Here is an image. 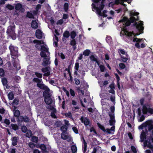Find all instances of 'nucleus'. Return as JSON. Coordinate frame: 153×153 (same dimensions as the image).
<instances>
[{
    "mask_svg": "<svg viewBox=\"0 0 153 153\" xmlns=\"http://www.w3.org/2000/svg\"><path fill=\"white\" fill-rule=\"evenodd\" d=\"M18 137H17L15 136L11 139L12 141V144L13 146H15L18 143Z\"/></svg>",
    "mask_w": 153,
    "mask_h": 153,
    "instance_id": "412c9836",
    "label": "nucleus"
},
{
    "mask_svg": "<svg viewBox=\"0 0 153 153\" xmlns=\"http://www.w3.org/2000/svg\"><path fill=\"white\" fill-rule=\"evenodd\" d=\"M146 132L143 131L140 135V141L141 142H144L145 139H146Z\"/></svg>",
    "mask_w": 153,
    "mask_h": 153,
    "instance_id": "a211bd4d",
    "label": "nucleus"
},
{
    "mask_svg": "<svg viewBox=\"0 0 153 153\" xmlns=\"http://www.w3.org/2000/svg\"><path fill=\"white\" fill-rule=\"evenodd\" d=\"M96 13L98 15L103 17H105L107 16V15L106 14L107 10H95Z\"/></svg>",
    "mask_w": 153,
    "mask_h": 153,
    "instance_id": "f8f14e48",
    "label": "nucleus"
},
{
    "mask_svg": "<svg viewBox=\"0 0 153 153\" xmlns=\"http://www.w3.org/2000/svg\"><path fill=\"white\" fill-rule=\"evenodd\" d=\"M99 67L100 68L101 71L102 72H103L104 71L105 68L104 65H100Z\"/></svg>",
    "mask_w": 153,
    "mask_h": 153,
    "instance_id": "bf43d9fd",
    "label": "nucleus"
},
{
    "mask_svg": "<svg viewBox=\"0 0 153 153\" xmlns=\"http://www.w3.org/2000/svg\"><path fill=\"white\" fill-rule=\"evenodd\" d=\"M6 7L8 9V10H14V6L9 4H7L6 6Z\"/></svg>",
    "mask_w": 153,
    "mask_h": 153,
    "instance_id": "603ef678",
    "label": "nucleus"
},
{
    "mask_svg": "<svg viewBox=\"0 0 153 153\" xmlns=\"http://www.w3.org/2000/svg\"><path fill=\"white\" fill-rule=\"evenodd\" d=\"M82 139L83 140V145H82V150L84 153L86 152L87 150V143L85 141L84 138L82 137Z\"/></svg>",
    "mask_w": 153,
    "mask_h": 153,
    "instance_id": "aec40b11",
    "label": "nucleus"
},
{
    "mask_svg": "<svg viewBox=\"0 0 153 153\" xmlns=\"http://www.w3.org/2000/svg\"><path fill=\"white\" fill-rule=\"evenodd\" d=\"M109 116L110 119L109 121V124L110 126H112L115 123V116H114V115H111Z\"/></svg>",
    "mask_w": 153,
    "mask_h": 153,
    "instance_id": "6ab92c4d",
    "label": "nucleus"
},
{
    "mask_svg": "<svg viewBox=\"0 0 153 153\" xmlns=\"http://www.w3.org/2000/svg\"><path fill=\"white\" fill-rule=\"evenodd\" d=\"M33 81L35 82H37V83H40L41 82V80L40 79L37 78H33Z\"/></svg>",
    "mask_w": 153,
    "mask_h": 153,
    "instance_id": "0e129e2a",
    "label": "nucleus"
},
{
    "mask_svg": "<svg viewBox=\"0 0 153 153\" xmlns=\"http://www.w3.org/2000/svg\"><path fill=\"white\" fill-rule=\"evenodd\" d=\"M49 91L47 93V94H44L43 95L44 97V101L47 105H50L53 102V100L51 97V94L49 93Z\"/></svg>",
    "mask_w": 153,
    "mask_h": 153,
    "instance_id": "39448f33",
    "label": "nucleus"
},
{
    "mask_svg": "<svg viewBox=\"0 0 153 153\" xmlns=\"http://www.w3.org/2000/svg\"><path fill=\"white\" fill-rule=\"evenodd\" d=\"M143 39L137 38H134L133 39V42H136L137 43L141 42Z\"/></svg>",
    "mask_w": 153,
    "mask_h": 153,
    "instance_id": "37998d69",
    "label": "nucleus"
},
{
    "mask_svg": "<svg viewBox=\"0 0 153 153\" xmlns=\"http://www.w3.org/2000/svg\"><path fill=\"white\" fill-rule=\"evenodd\" d=\"M41 50L44 51L46 52H48V48H46V47L43 45L41 46Z\"/></svg>",
    "mask_w": 153,
    "mask_h": 153,
    "instance_id": "5fc2aeb1",
    "label": "nucleus"
},
{
    "mask_svg": "<svg viewBox=\"0 0 153 153\" xmlns=\"http://www.w3.org/2000/svg\"><path fill=\"white\" fill-rule=\"evenodd\" d=\"M65 116L67 117H68L72 120L73 119L72 115V114L70 112L66 113L65 114Z\"/></svg>",
    "mask_w": 153,
    "mask_h": 153,
    "instance_id": "58836bf2",
    "label": "nucleus"
},
{
    "mask_svg": "<svg viewBox=\"0 0 153 153\" xmlns=\"http://www.w3.org/2000/svg\"><path fill=\"white\" fill-rule=\"evenodd\" d=\"M13 65L14 67L17 70H19L21 69V67L20 64H19V63L15 61H14L13 62Z\"/></svg>",
    "mask_w": 153,
    "mask_h": 153,
    "instance_id": "393cba45",
    "label": "nucleus"
},
{
    "mask_svg": "<svg viewBox=\"0 0 153 153\" xmlns=\"http://www.w3.org/2000/svg\"><path fill=\"white\" fill-rule=\"evenodd\" d=\"M22 131L24 133H25L27 131V127L25 126H23L22 127Z\"/></svg>",
    "mask_w": 153,
    "mask_h": 153,
    "instance_id": "09e8293b",
    "label": "nucleus"
},
{
    "mask_svg": "<svg viewBox=\"0 0 153 153\" xmlns=\"http://www.w3.org/2000/svg\"><path fill=\"white\" fill-rule=\"evenodd\" d=\"M90 59L92 61L95 62L98 65H99L100 63L98 60V59L97 56L91 55L90 56Z\"/></svg>",
    "mask_w": 153,
    "mask_h": 153,
    "instance_id": "f3484780",
    "label": "nucleus"
},
{
    "mask_svg": "<svg viewBox=\"0 0 153 153\" xmlns=\"http://www.w3.org/2000/svg\"><path fill=\"white\" fill-rule=\"evenodd\" d=\"M64 10H68L69 7V4L68 3L65 2L64 5Z\"/></svg>",
    "mask_w": 153,
    "mask_h": 153,
    "instance_id": "052dcab7",
    "label": "nucleus"
},
{
    "mask_svg": "<svg viewBox=\"0 0 153 153\" xmlns=\"http://www.w3.org/2000/svg\"><path fill=\"white\" fill-rule=\"evenodd\" d=\"M15 28L13 26H10V27L7 29V33L10 36H15V38H16V35H15Z\"/></svg>",
    "mask_w": 153,
    "mask_h": 153,
    "instance_id": "6e6552de",
    "label": "nucleus"
},
{
    "mask_svg": "<svg viewBox=\"0 0 153 153\" xmlns=\"http://www.w3.org/2000/svg\"><path fill=\"white\" fill-rule=\"evenodd\" d=\"M91 53L89 50L87 49L85 50L83 52V54L85 56H88Z\"/></svg>",
    "mask_w": 153,
    "mask_h": 153,
    "instance_id": "c9c22d12",
    "label": "nucleus"
},
{
    "mask_svg": "<svg viewBox=\"0 0 153 153\" xmlns=\"http://www.w3.org/2000/svg\"><path fill=\"white\" fill-rule=\"evenodd\" d=\"M37 86L40 89L45 90V91L43 92V95H44V94H47V93L50 91L49 88L44 84L40 83H37Z\"/></svg>",
    "mask_w": 153,
    "mask_h": 153,
    "instance_id": "423d86ee",
    "label": "nucleus"
},
{
    "mask_svg": "<svg viewBox=\"0 0 153 153\" xmlns=\"http://www.w3.org/2000/svg\"><path fill=\"white\" fill-rule=\"evenodd\" d=\"M70 36V33L68 31H66L63 34V36L66 38H68Z\"/></svg>",
    "mask_w": 153,
    "mask_h": 153,
    "instance_id": "e433bc0d",
    "label": "nucleus"
},
{
    "mask_svg": "<svg viewBox=\"0 0 153 153\" xmlns=\"http://www.w3.org/2000/svg\"><path fill=\"white\" fill-rule=\"evenodd\" d=\"M40 148L42 151L46 150L47 149L46 145L44 144H41Z\"/></svg>",
    "mask_w": 153,
    "mask_h": 153,
    "instance_id": "8fccbe9b",
    "label": "nucleus"
},
{
    "mask_svg": "<svg viewBox=\"0 0 153 153\" xmlns=\"http://www.w3.org/2000/svg\"><path fill=\"white\" fill-rule=\"evenodd\" d=\"M139 22L140 23H137V22H135L133 24V25L135 26L136 28L138 31H143L144 29L143 26V22L142 21H140Z\"/></svg>",
    "mask_w": 153,
    "mask_h": 153,
    "instance_id": "0eeeda50",
    "label": "nucleus"
},
{
    "mask_svg": "<svg viewBox=\"0 0 153 153\" xmlns=\"http://www.w3.org/2000/svg\"><path fill=\"white\" fill-rule=\"evenodd\" d=\"M2 82L3 84V85L5 86L7 84V81L6 78H3L2 79Z\"/></svg>",
    "mask_w": 153,
    "mask_h": 153,
    "instance_id": "c03bdc74",
    "label": "nucleus"
},
{
    "mask_svg": "<svg viewBox=\"0 0 153 153\" xmlns=\"http://www.w3.org/2000/svg\"><path fill=\"white\" fill-rule=\"evenodd\" d=\"M98 127H99L103 131L105 132L106 131V130L104 126L102 125H100L99 124H98Z\"/></svg>",
    "mask_w": 153,
    "mask_h": 153,
    "instance_id": "e2e57ef3",
    "label": "nucleus"
},
{
    "mask_svg": "<svg viewBox=\"0 0 153 153\" xmlns=\"http://www.w3.org/2000/svg\"><path fill=\"white\" fill-rule=\"evenodd\" d=\"M100 148V147L99 146L94 147L93 151L91 153H96L97 151Z\"/></svg>",
    "mask_w": 153,
    "mask_h": 153,
    "instance_id": "49530a36",
    "label": "nucleus"
},
{
    "mask_svg": "<svg viewBox=\"0 0 153 153\" xmlns=\"http://www.w3.org/2000/svg\"><path fill=\"white\" fill-rule=\"evenodd\" d=\"M67 134V132H62L61 134V138L64 140H67V141L68 142L71 141L72 138L70 136L66 135Z\"/></svg>",
    "mask_w": 153,
    "mask_h": 153,
    "instance_id": "9b49d317",
    "label": "nucleus"
},
{
    "mask_svg": "<svg viewBox=\"0 0 153 153\" xmlns=\"http://www.w3.org/2000/svg\"><path fill=\"white\" fill-rule=\"evenodd\" d=\"M104 3V2L101 1L99 6V8H97V9L96 10H103L105 6Z\"/></svg>",
    "mask_w": 153,
    "mask_h": 153,
    "instance_id": "f704fd0d",
    "label": "nucleus"
},
{
    "mask_svg": "<svg viewBox=\"0 0 153 153\" xmlns=\"http://www.w3.org/2000/svg\"><path fill=\"white\" fill-rule=\"evenodd\" d=\"M49 68H50L49 67L43 68H42V71L43 72L45 73L49 71Z\"/></svg>",
    "mask_w": 153,
    "mask_h": 153,
    "instance_id": "a18cd8bd",
    "label": "nucleus"
},
{
    "mask_svg": "<svg viewBox=\"0 0 153 153\" xmlns=\"http://www.w3.org/2000/svg\"><path fill=\"white\" fill-rule=\"evenodd\" d=\"M71 149L73 153H75L77 152V148L76 146L75 145H73L71 147Z\"/></svg>",
    "mask_w": 153,
    "mask_h": 153,
    "instance_id": "2f4dec72",
    "label": "nucleus"
},
{
    "mask_svg": "<svg viewBox=\"0 0 153 153\" xmlns=\"http://www.w3.org/2000/svg\"><path fill=\"white\" fill-rule=\"evenodd\" d=\"M111 38L110 36H108L106 38V42L108 44H110L111 43Z\"/></svg>",
    "mask_w": 153,
    "mask_h": 153,
    "instance_id": "a19ab883",
    "label": "nucleus"
},
{
    "mask_svg": "<svg viewBox=\"0 0 153 153\" xmlns=\"http://www.w3.org/2000/svg\"><path fill=\"white\" fill-rule=\"evenodd\" d=\"M32 134L31 130H28L27 131V132L26 134V137L28 138H30L32 137Z\"/></svg>",
    "mask_w": 153,
    "mask_h": 153,
    "instance_id": "72a5a7b5",
    "label": "nucleus"
},
{
    "mask_svg": "<svg viewBox=\"0 0 153 153\" xmlns=\"http://www.w3.org/2000/svg\"><path fill=\"white\" fill-rule=\"evenodd\" d=\"M121 59L122 61L124 62H126L128 60V56L127 54L126 53L125 55V56H124L123 55H121L120 56Z\"/></svg>",
    "mask_w": 153,
    "mask_h": 153,
    "instance_id": "b1692460",
    "label": "nucleus"
},
{
    "mask_svg": "<svg viewBox=\"0 0 153 153\" xmlns=\"http://www.w3.org/2000/svg\"><path fill=\"white\" fill-rule=\"evenodd\" d=\"M139 33H134L133 31L132 32H129L126 31L125 32V35L127 37L128 39H130L131 40H132L134 38V37L136 36H138L142 33H143V31H139Z\"/></svg>",
    "mask_w": 153,
    "mask_h": 153,
    "instance_id": "7ed1b4c3",
    "label": "nucleus"
},
{
    "mask_svg": "<svg viewBox=\"0 0 153 153\" xmlns=\"http://www.w3.org/2000/svg\"><path fill=\"white\" fill-rule=\"evenodd\" d=\"M131 148L132 151L134 153H136L137 152L136 149L134 146H131Z\"/></svg>",
    "mask_w": 153,
    "mask_h": 153,
    "instance_id": "774afa93",
    "label": "nucleus"
},
{
    "mask_svg": "<svg viewBox=\"0 0 153 153\" xmlns=\"http://www.w3.org/2000/svg\"><path fill=\"white\" fill-rule=\"evenodd\" d=\"M19 102V100L16 98L13 100V105H17L18 104Z\"/></svg>",
    "mask_w": 153,
    "mask_h": 153,
    "instance_id": "4d7b16f0",
    "label": "nucleus"
},
{
    "mask_svg": "<svg viewBox=\"0 0 153 153\" xmlns=\"http://www.w3.org/2000/svg\"><path fill=\"white\" fill-rule=\"evenodd\" d=\"M32 141L35 143H37L38 141V137L35 136H33L32 138Z\"/></svg>",
    "mask_w": 153,
    "mask_h": 153,
    "instance_id": "79ce46f5",
    "label": "nucleus"
},
{
    "mask_svg": "<svg viewBox=\"0 0 153 153\" xmlns=\"http://www.w3.org/2000/svg\"><path fill=\"white\" fill-rule=\"evenodd\" d=\"M30 119L29 117L27 116L24 117L23 121L25 123H28L29 122Z\"/></svg>",
    "mask_w": 153,
    "mask_h": 153,
    "instance_id": "680f3d73",
    "label": "nucleus"
},
{
    "mask_svg": "<svg viewBox=\"0 0 153 153\" xmlns=\"http://www.w3.org/2000/svg\"><path fill=\"white\" fill-rule=\"evenodd\" d=\"M15 10H24L22 8V4L20 3L14 4Z\"/></svg>",
    "mask_w": 153,
    "mask_h": 153,
    "instance_id": "5701e85b",
    "label": "nucleus"
},
{
    "mask_svg": "<svg viewBox=\"0 0 153 153\" xmlns=\"http://www.w3.org/2000/svg\"><path fill=\"white\" fill-rule=\"evenodd\" d=\"M35 75L36 77L39 78H41L42 77V74L37 72H36L35 73Z\"/></svg>",
    "mask_w": 153,
    "mask_h": 153,
    "instance_id": "864d4df0",
    "label": "nucleus"
},
{
    "mask_svg": "<svg viewBox=\"0 0 153 153\" xmlns=\"http://www.w3.org/2000/svg\"><path fill=\"white\" fill-rule=\"evenodd\" d=\"M121 4L120 0H115L114 1H113L109 3L108 6L112 8H114V6L116 5H118Z\"/></svg>",
    "mask_w": 153,
    "mask_h": 153,
    "instance_id": "4468645a",
    "label": "nucleus"
},
{
    "mask_svg": "<svg viewBox=\"0 0 153 153\" xmlns=\"http://www.w3.org/2000/svg\"><path fill=\"white\" fill-rule=\"evenodd\" d=\"M11 126L12 129L15 131H16L19 128L18 126L16 124H11Z\"/></svg>",
    "mask_w": 153,
    "mask_h": 153,
    "instance_id": "ea45409f",
    "label": "nucleus"
},
{
    "mask_svg": "<svg viewBox=\"0 0 153 153\" xmlns=\"http://www.w3.org/2000/svg\"><path fill=\"white\" fill-rule=\"evenodd\" d=\"M10 51V54L15 57H17L18 56V48L16 47H15L11 44L9 47Z\"/></svg>",
    "mask_w": 153,
    "mask_h": 153,
    "instance_id": "20e7f679",
    "label": "nucleus"
},
{
    "mask_svg": "<svg viewBox=\"0 0 153 153\" xmlns=\"http://www.w3.org/2000/svg\"><path fill=\"white\" fill-rule=\"evenodd\" d=\"M20 112L19 110L17 109L15 110L14 112V115L15 117H18L20 115Z\"/></svg>",
    "mask_w": 153,
    "mask_h": 153,
    "instance_id": "c85d7f7f",
    "label": "nucleus"
},
{
    "mask_svg": "<svg viewBox=\"0 0 153 153\" xmlns=\"http://www.w3.org/2000/svg\"><path fill=\"white\" fill-rule=\"evenodd\" d=\"M76 35L75 31H73L71 33V37L72 39H74Z\"/></svg>",
    "mask_w": 153,
    "mask_h": 153,
    "instance_id": "4c0bfd02",
    "label": "nucleus"
},
{
    "mask_svg": "<svg viewBox=\"0 0 153 153\" xmlns=\"http://www.w3.org/2000/svg\"><path fill=\"white\" fill-rule=\"evenodd\" d=\"M36 37L38 39H41L42 38V32L39 29H37L36 30L35 33Z\"/></svg>",
    "mask_w": 153,
    "mask_h": 153,
    "instance_id": "dca6fc26",
    "label": "nucleus"
},
{
    "mask_svg": "<svg viewBox=\"0 0 153 153\" xmlns=\"http://www.w3.org/2000/svg\"><path fill=\"white\" fill-rule=\"evenodd\" d=\"M118 52L120 56L123 55H126L127 52H126L123 49L120 48L118 50Z\"/></svg>",
    "mask_w": 153,
    "mask_h": 153,
    "instance_id": "bb28decb",
    "label": "nucleus"
},
{
    "mask_svg": "<svg viewBox=\"0 0 153 153\" xmlns=\"http://www.w3.org/2000/svg\"><path fill=\"white\" fill-rule=\"evenodd\" d=\"M144 126H147L148 130L149 131L153 129V122L152 120H148L145 123Z\"/></svg>",
    "mask_w": 153,
    "mask_h": 153,
    "instance_id": "1a4fd4ad",
    "label": "nucleus"
},
{
    "mask_svg": "<svg viewBox=\"0 0 153 153\" xmlns=\"http://www.w3.org/2000/svg\"><path fill=\"white\" fill-rule=\"evenodd\" d=\"M139 14V13L138 12H131L130 14L131 16L130 19L127 20L124 25H125V26H128L130 25L131 23H133L135 21H138L139 19L138 15Z\"/></svg>",
    "mask_w": 153,
    "mask_h": 153,
    "instance_id": "f03ea898",
    "label": "nucleus"
},
{
    "mask_svg": "<svg viewBox=\"0 0 153 153\" xmlns=\"http://www.w3.org/2000/svg\"><path fill=\"white\" fill-rule=\"evenodd\" d=\"M148 141H151L153 143V130H152L151 133L148 138Z\"/></svg>",
    "mask_w": 153,
    "mask_h": 153,
    "instance_id": "7c9ffc66",
    "label": "nucleus"
},
{
    "mask_svg": "<svg viewBox=\"0 0 153 153\" xmlns=\"http://www.w3.org/2000/svg\"><path fill=\"white\" fill-rule=\"evenodd\" d=\"M31 26L32 28L37 29L38 27V23L35 20H33L31 23Z\"/></svg>",
    "mask_w": 153,
    "mask_h": 153,
    "instance_id": "4be33fe9",
    "label": "nucleus"
},
{
    "mask_svg": "<svg viewBox=\"0 0 153 153\" xmlns=\"http://www.w3.org/2000/svg\"><path fill=\"white\" fill-rule=\"evenodd\" d=\"M119 66L121 69H124L126 68L125 65L123 63H120L119 64Z\"/></svg>",
    "mask_w": 153,
    "mask_h": 153,
    "instance_id": "338daca9",
    "label": "nucleus"
},
{
    "mask_svg": "<svg viewBox=\"0 0 153 153\" xmlns=\"http://www.w3.org/2000/svg\"><path fill=\"white\" fill-rule=\"evenodd\" d=\"M128 19L126 17H124L121 20H120V22H121L125 23L127 20H128Z\"/></svg>",
    "mask_w": 153,
    "mask_h": 153,
    "instance_id": "13d9d810",
    "label": "nucleus"
},
{
    "mask_svg": "<svg viewBox=\"0 0 153 153\" xmlns=\"http://www.w3.org/2000/svg\"><path fill=\"white\" fill-rule=\"evenodd\" d=\"M74 80L75 82V84L76 85H80V82L79 79L76 78H75L74 79Z\"/></svg>",
    "mask_w": 153,
    "mask_h": 153,
    "instance_id": "3c124183",
    "label": "nucleus"
},
{
    "mask_svg": "<svg viewBox=\"0 0 153 153\" xmlns=\"http://www.w3.org/2000/svg\"><path fill=\"white\" fill-rule=\"evenodd\" d=\"M144 99L143 98L140 99V102L141 106H142V111L143 114H146L147 113L152 114H153V108H151V104L146 103L144 104Z\"/></svg>",
    "mask_w": 153,
    "mask_h": 153,
    "instance_id": "f257e3e1",
    "label": "nucleus"
},
{
    "mask_svg": "<svg viewBox=\"0 0 153 153\" xmlns=\"http://www.w3.org/2000/svg\"><path fill=\"white\" fill-rule=\"evenodd\" d=\"M81 122L82 123H84V125L85 126H91L90 122L89 119L87 117L84 118L82 116L81 117L80 119Z\"/></svg>",
    "mask_w": 153,
    "mask_h": 153,
    "instance_id": "9d476101",
    "label": "nucleus"
},
{
    "mask_svg": "<svg viewBox=\"0 0 153 153\" xmlns=\"http://www.w3.org/2000/svg\"><path fill=\"white\" fill-rule=\"evenodd\" d=\"M144 146H147L153 152V145L152 144L150 141H148V140H146L144 142Z\"/></svg>",
    "mask_w": 153,
    "mask_h": 153,
    "instance_id": "ddd939ff",
    "label": "nucleus"
},
{
    "mask_svg": "<svg viewBox=\"0 0 153 153\" xmlns=\"http://www.w3.org/2000/svg\"><path fill=\"white\" fill-rule=\"evenodd\" d=\"M68 127L66 125H63L60 128V130L62 132H67Z\"/></svg>",
    "mask_w": 153,
    "mask_h": 153,
    "instance_id": "a878e982",
    "label": "nucleus"
},
{
    "mask_svg": "<svg viewBox=\"0 0 153 153\" xmlns=\"http://www.w3.org/2000/svg\"><path fill=\"white\" fill-rule=\"evenodd\" d=\"M4 75V69L2 68H0V76H3Z\"/></svg>",
    "mask_w": 153,
    "mask_h": 153,
    "instance_id": "6e6d98bb",
    "label": "nucleus"
},
{
    "mask_svg": "<svg viewBox=\"0 0 153 153\" xmlns=\"http://www.w3.org/2000/svg\"><path fill=\"white\" fill-rule=\"evenodd\" d=\"M41 56L42 57L46 58L47 57V55L45 52L42 51L40 53Z\"/></svg>",
    "mask_w": 153,
    "mask_h": 153,
    "instance_id": "de8ad7c7",
    "label": "nucleus"
},
{
    "mask_svg": "<svg viewBox=\"0 0 153 153\" xmlns=\"http://www.w3.org/2000/svg\"><path fill=\"white\" fill-rule=\"evenodd\" d=\"M50 59L48 57L44 58V60L42 64L43 66H45L51 64V61H50Z\"/></svg>",
    "mask_w": 153,
    "mask_h": 153,
    "instance_id": "2eb2a0df",
    "label": "nucleus"
},
{
    "mask_svg": "<svg viewBox=\"0 0 153 153\" xmlns=\"http://www.w3.org/2000/svg\"><path fill=\"white\" fill-rule=\"evenodd\" d=\"M26 17L30 19H34V16L32 13L28 11L27 13Z\"/></svg>",
    "mask_w": 153,
    "mask_h": 153,
    "instance_id": "473e14b6",
    "label": "nucleus"
},
{
    "mask_svg": "<svg viewBox=\"0 0 153 153\" xmlns=\"http://www.w3.org/2000/svg\"><path fill=\"white\" fill-rule=\"evenodd\" d=\"M72 130L75 134H77L79 133L78 129L76 127L74 126L73 127Z\"/></svg>",
    "mask_w": 153,
    "mask_h": 153,
    "instance_id": "69168bd1",
    "label": "nucleus"
},
{
    "mask_svg": "<svg viewBox=\"0 0 153 153\" xmlns=\"http://www.w3.org/2000/svg\"><path fill=\"white\" fill-rule=\"evenodd\" d=\"M110 110L111 111V113L110 112L109 113V116L110 115H114V111H115V107L114 106H111L110 108Z\"/></svg>",
    "mask_w": 153,
    "mask_h": 153,
    "instance_id": "cd10ccee",
    "label": "nucleus"
},
{
    "mask_svg": "<svg viewBox=\"0 0 153 153\" xmlns=\"http://www.w3.org/2000/svg\"><path fill=\"white\" fill-rule=\"evenodd\" d=\"M8 97L9 100H12L14 98V94L12 92H10L8 94Z\"/></svg>",
    "mask_w": 153,
    "mask_h": 153,
    "instance_id": "c756f323",
    "label": "nucleus"
}]
</instances>
